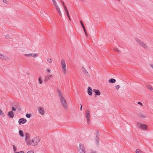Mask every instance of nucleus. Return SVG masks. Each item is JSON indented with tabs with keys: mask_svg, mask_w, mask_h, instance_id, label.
<instances>
[{
	"mask_svg": "<svg viewBox=\"0 0 153 153\" xmlns=\"http://www.w3.org/2000/svg\"><path fill=\"white\" fill-rule=\"evenodd\" d=\"M61 62L62 68V72L64 74H66L67 70L66 68V64L65 60L63 59H62Z\"/></svg>",
	"mask_w": 153,
	"mask_h": 153,
	"instance_id": "4",
	"label": "nucleus"
},
{
	"mask_svg": "<svg viewBox=\"0 0 153 153\" xmlns=\"http://www.w3.org/2000/svg\"><path fill=\"white\" fill-rule=\"evenodd\" d=\"M5 38L7 39H8L10 38V36L9 35H7L5 36Z\"/></svg>",
	"mask_w": 153,
	"mask_h": 153,
	"instance_id": "37",
	"label": "nucleus"
},
{
	"mask_svg": "<svg viewBox=\"0 0 153 153\" xmlns=\"http://www.w3.org/2000/svg\"><path fill=\"white\" fill-rule=\"evenodd\" d=\"M27 120L23 118H22L19 119L18 122L19 124H23L27 122Z\"/></svg>",
	"mask_w": 153,
	"mask_h": 153,
	"instance_id": "11",
	"label": "nucleus"
},
{
	"mask_svg": "<svg viewBox=\"0 0 153 153\" xmlns=\"http://www.w3.org/2000/svg\"><path fill=\"white\" fill-rule=\"evenodd\" d=\"M87 119V121L88 123H90V120L89 119V118H86Z\"/></svg>",
	"mask_w": 153,
	"mask_h": 153,
	"instance_id": "39",
	"label": "nucleus"
},
{
	"mask_svg": "<svg viewBox=\"0 0 153 153\" xmlns=\"http://www.w3.org/2000/svg\"><path fill=\"white\" fill-rule=\"evenodd\" d=\"M46 71L47 72H51V70L49 69H48Z\"/></svg>",
	"mask_w": 153,
	"mask_h": 153,
	"instance_id": "45",
	"label": "nucleus"
},
{
	"mask_svg": "<svg viewBox=\"0 0 153 153\" xmlns=\"http://www.w3.org/2000/svg\"><path fill=\"white\" fill-rule=\"evenodd\" d=\"M19 134L20 136L22 137H23L24 136V135L23 133V132L22 131L20 130L19 131Z\"/></svg>",
	"mask_w": 153,
	"mask_h": 153,
	"instance_id": "18",
	"label": "nucleus"
},
{
	"mask_svg": "<svg viewBox=\"0 0 153 153\" xmlns=\"http://www.w3.org/2000/svg\"><path fill=\"white\" fill-rule=\"evenodd\" d=\"M61 1L62 2V4L63 5V6H64V5H65V4H64V3L62 1Z\"/></svg>",
	"mask_w": 153,
	"mask_h": 153,
	"instance_id": "51",
	"label": "nucleus"
},
{
	"mask_svg": "<svg viewBox=\"0 0 153 153\" xmlns=\"http://www.w3.org/2000/svg\"><path fill=\"white\" fill-rule=\"evenodd\" d=\"M81 70L82 72L87 77H90V75L84 67H82L81 68Z\"/></svg>",
	"mask_w": 153,
	"mask_h": 153,
	"instance_id": "10",
	"label": "nucleus"
},
{
	"mask_svg": "<svg viewBox=\"0 0 153 153\" xmlns=\"http://www.w3.org/2000/svg\"><path fill=\"white\" fill-rule=\"evenodd\" d=\"M52 2L53 3V4L54 5H56L57 4V3L56 2L55 0H52Z\"/></svg>",
	"mask_w": 153,
	"mask_h": 153,
	"instance_id": "27",
	"label": "nucleus"
},
{
	"mask_svg": "<svg viewBox=\"0 0 153 153\" xmlns=\"http://www.w3.org/2000/svg\"><path fill=\"white\" fill-rule=\"evenodd\" d=\"M80 105H81V107H80V110L81 111L82 109V106L81 104Z\"/></svg>",
	"mask_w": 153,
	"mask_h": 153,
	"instance_id": "49",
	"label": "nucleus"
},
{
	"mask_svg": "<svg viewBox=\"0 0 153 153\" xmlns=\"http://www.w3.org/2000/svg\"><path fill=\"white\" fill-rule=\"evenodd\" d=\"M85 35H86V37H88V34H87V33L85 32Z\"/></svg>",
	"mask_w": 153,
	"mask_h": 153,
	"instance_id": "50",
	"label": "nucleus"
},
{
	"mask_svg": "<svg viewBox=\"0 0 153 153\" xmlns=\"http://www.w3.org/2000/svg\"><path fill=\"white\" fill-rule=\"evenodd\" d=\"M52 77V75H48L47 76V78L48 79H49L50 78Z\"/></svg>",
	"mask_w": 153,
	"mask_h": 153,
	"instance_id": "32",
	"label": "nucleus"
},
{
	"mask_svg": "<svg viewBox=\"0 0 153 153\" xmlns=\"http://www.w3.org/2000/svg\"><path fill=\"white\" fill-rule=\"evenodd\" d=\"M135 40L137 43L143 48L145 49H147V47L146 44L140 40L138 38H136Z\"/></svg>",
	"mask_w": 153,
	"mask_h": 153,
	"instance_id": "3",
	"label": "nucleus"
},
{
	"mask_svg": "<svg viewBox=\"0 0 153 153\" xmlns=\"http://www.w3.org/2000/svg\"><path fill=\"white\" fill-rule=\"evenodd\" d=\"M38 113L39 114L42 115H44L45 113V111L44 108L42 107H39L37 109Z\"/></svg>",
	"mask_w": 153,
	"mask_h": 153,
	"instance_id": "9",
	"label": "nucleus"
},
{
	"mask_svg": "<svg viewBox=\"0 0 153 153\" xmlns=\"http://www.w3.org/2000/svg\"><path fill=\"white\" fill-rule=\"evenodd\" d=\"M135 152L136 153H140V152H141V151L139 149H137L136 150Z\"/></svg>",
	"mask_w": 153,
	"mask_h": 153,
	"instance_id": "35",
	"label": "nucleus"
},
{
	"mask_svg": "<svg viewBox=\"0 0 153 153\" xmlns=\"http://www.w3.org/2000/svg\"><path fill=\"white\" fill-rule=\"evenodd\" d=\"M12 110L13 111H15L16 110V109L14 107H12Z\"/></svg>",
	"mask_w": 153,
	"mask_h": 153,
	"instance_id": "40",
	"label": "nucleus"
},
{
	"mask_svg": "<svg viewBox=\"0 0 153 153\" xmlns=\"http://www.w3.org/2000/svg\"><path fill=\"white\" fill-rule=\"evenodd\" d=\"M116 82V80L114 79H111L109 80V82L110 83H114Z\"/></svg>",
	"mask_w": 153,
	"mask_h": 153,
	"instance_id": "19",
	"label": "nucleus"
},
{
	"mask_svg": "<svg viewBox=\"0 0 153 153\" xmlns=\"http://www.w3.org/2000/svg\"><path fill=\"white\" fill-rule=\"evenodd\" d=\"M79 151L80 153H85V150L83 145L80 144L79 146Z\"/></svg>",
	"mask_w": 153,
	"mask_h": 153,
	"instance_id": "7",
	"label": "nucleus"
},
{
	"mask_svg": "<svg viewBox=\"0 0 153 153\" xmlns=\"http://www.w3.org/2000/svg\"><path fill=\"white\" fill-rule=\"evenodd\" d=\"M25 141L28 145H30V135L27 133H26L25 134Z\"/></svg>",
	"mask_w": 153,
	"mask_h": 153,
	"instance_id": "6",
	"label": "nucleus"
},
{
	"mask_svg": "<svg viewBox=\"0 0 153 153\" xmlns=\"http://www.w3.org/2000/svg\"><path fill=\"white\" fill-rule=\"evenodd\" d=\"M92 90L91 87H88V88L87 92L88 94L90 95L91 96L92 94Z\"/></svg>",
	"mask_w": 153,
	"mask_h": 153,
	"instance_id": "14",
	"label": "nucleus"
},
{
	"mask_svg": "<svg viewBox=\"0 0 153 153\" xmlns=\"http://www.w3.org/2000/svg\"><path fill=\"white\" fill-rule=\"evenodd\" d=\"M3 1L5 4L7 3L8 1L6 0H3Z\"/></svg>",
	"mask_w": 153,
	"mask_h": 153,
	"instance_id": "42",
	"label": "nucleus"
},
{
	"mask_svg": "<svg viewBox=\"0 0 153 153\" xmlns=\"http://www.w3.org/2000/svg\"><path fill=\"white\" fill-rule=\"evenodd\" d=\"M85 116L86 118H89L90 117V111L88 109H87L86 111Z\"/></svg>",
	"mask_w": 153,
	"mask_h": 153,
	"instance_id": "16",
	"label": "nucleus"
},
{
	"mask_svg": "<svg viewBox=\"0 0 153 153\" xmlns=\"http://www.w3.org/2000/svg\"><path fill=\"white\" fill-rule=\"evenodd\" d=\"M80 22L81 25H82V24H83L82 22L81 21H80Z\"/></svg>",
	"mask_w": 153,
	"mask_h": 153,
	"instance_id": "52",
	"label": "nucleus"
},
{
	"mask_svg": "<svg viewBox=\"0 0 153 153\" xmlns=\"http://www.w3.org/2000/svg\"><path fill=\"white\" fill-rule=\"evenodd\" d=\"M113 50L114 51H117V52H120V51H119V50H118V49L117 48H114Z\"/></svg>",
	"mask_w": 153,
	"mask_h": 153,
	"instance_id": "24",
	"label": "nucleus"
},
{
	"mask_svg": "<svg viewBox=\"0 0 153 153\" xmlns=\"http://www.w3.org/2000/svg\"><path fill=\"white\" fill-rule=\"evenodd\" d=\"M47 61L49 63H52V59L50 58H48L47 59Z\"/></svg>",
	"mask_w": 153,
	"mask_h": 153,
	"instance_id": "20",
	"label": "nucleus"
},
{
	"mask_svg": "<svg viewBox=\"0 0 153 153\" xmlns=\"http://www.w3.org/2000/svg\"><path fill=\"white\" fill-rule=\"evenodd\" d=\"M140 116L141 117L143 118H145L146 117V116L145 115L142 114H141L140 115Z\"/></svg>",
	"mask_w": 153,
	"mask_h": 153,
	"instance_id": "31",
	"label": "nucleus"
},
{
	"mask_svg": "<svg viewBox=\"0 0 153 153\" xmlns=\"http://www.w3.org/2000/svg\"><path fill=\"white\" fill-rule=\"evenodd\" d=\"M27 153H34V152L32 150L29 151Z\"/></svg>",
	"mask_w": 153,
	"mask_h": 153,
	"instance_id": "38",
	"label": "nucleus"
},
{
	"mask_svg": "<svg viewBox=\"0 0 153 153\" xmlns=\"http://www.w3.org/2000/svg\"><path fill=\"white\" fill-rule=\"evenodd\" d=\"M150 65V67L153 69V64H151Z\"/></svg>",
	"mask_w": 153,
	"mask_h": 153,
	"instance_id": "44",
	"label": "nucleus"
},
{
	"mask_svg": "<svg viewBox=\"0 0 153 153\" xmlns=\"http://www.w3.org/2000/svg\"><path fill=\"white\" fill-rule=\"evenodd\" d=\"M120 86L119 85H117L115 86V89H119V88H120Z\"/></svg>",
	"mask_w": 153,
	"mask_h": 153,
	"instance_id": "33",
	"label": "nucleus"
},
{
	"mask_svg": "<svg viewBox=\"0 0 153 153\" xmlns=\"http://www.w3.org/2000/svg\"><path fill=\"white\" fill-rule=\"evenodd\" d=\"M93 91L95 93L96 95H100L101 94L100 92L97 89H93Z\"/></svg>",
	"mask_w": 153,
	"mask_h": 153,
	"instance_id": "15",
	"label": "nucleus"
},
{
	"mask_svg": "<svg viewBox=\"0 0 153 153\" xmlns=\"http://www.w3.org/2000/svg\"><path fill=\"white\" fill-rule=\"evenodd\" d=\"M137 126L143 130H146L147 128V126L146 125L142 124L140 123H137Z\"/></svg>",
	"mask_w": 153,
	"mask_h": 153,
	"instance_id": "8",
	"label": "nucleus"
},
{
	"mask_svg": "<svg viewBox=\"0 0 153 153\" xmlns=\"http://www.w3.org/2000/svg\"><path fill=\"white\" fill-rule=\"evenodd\" d=\"M47 79H45V80H44V81H45V82H46V81H47Z\"/></svg>",
	"mask_w": 153,
	"mask_h": 153,
	"instance_id": "53",
	"label": "nucleus"
},
{
	"mask_svg": "<svg viewBox=\"0 0 153 153\" xmlns=\"http://www.w3.org/2000/svg\"><path fill=\"white\" fill-rule=\"evenodd\" d=\"M56 8V10H57V9H60L59 8V6L57 4L56 5H55Z\"/></svg>",
	"mask_w": 153,
	"mask_h": 153,
	"instance_id": "36",
	"label": "nucleus"
},
{
	"mask_svg": "<svg viewBox=\"0 0 153 153\" xmlns=\"http://www.w3.org/2000/svg\"><path fill=\"white\" fill-rule=\"evenodd\" d=\"M85 33L86 32L85 27L83 28Z\"/></svg>",
	"mask_w": 153,
	"mask_h": 153,
	"instance_id": "47",
	"label": "nucleus"
},
{
	"mask_svg": "<svg viewBox=\"0 0 153 153\" xmlns=\"http://www.w3.org/2000/svg\"><path fill=\"white\" fill-rule=\"evenodd\" d=\"M57 11L58 12V13L59 14V15L61 16H62V14H61V12L60 11V9H57Z\"/></svg>",
	"mask_w": 153,
	"mask_h": 153,
	"instance_id": "26",
	"label": "nucleus"
},
{
	"mask_svg": "<svg viewBox=\"0 0 153 153\" xmlns=\"http://www.w3.org/2000/svg\"><path fill=\"white\" fill-rule=\"evenodd\" d=\"M7 115L10 118H13L14 116V113L13 111H9Z\"/></svg>",
	"mask_w": 153,
	"mask_h": 153,
	"instance_id": "12",
	"label": "nucleus"
},
{
	"mask_svg": "<svg viewBox=\"0 0 153 153\" xmlns=\"http://www.w3.org/2000/svg\"><path fill=\"white\" fill-rule=\"evenodd\" d=\"M26 116L27 118H30L31 117V114H27L26 115Z\"/></svg>",
	"mask_w": 153,
	"mask_h": 153,
	"instance_id": "34",
	"label": "nucleus"
},
{
	"mask_svg": "<svg viewBox=\"0 0 153 153\" xmlns=\"http://www.w3.org/2000/svg\"><path fill=\"white\" fill-rule=\"evenodd\" d=\"M13 148L14 152H16V148L14 145H13Z\"/></svg>",
	"mask_w": 153,
	"mask_h": 153,
	"instance_id": "28",
	"label": "nucleus"
},
{
	"mask_svg": "<svg viewBox=\"0 0 153 153\" xmlns=\"http://www.w3.org/2000/svg\"><path fill=\"white\" fill-rule=\"evenodd\" d=\"M25 141L28 145H30V135L27 133H26L25 134Z\"/></svg>",
	"mask_w": 153,
	"mask_h": 153,
	"instance_id": "5",
	"label": "nucleus"
},
{
	"mask_svg": "<svg viewBox=\"0 0 153 153\" xmlns=\"http://www.w3.org/2000/svg\"><path fill=\"white\" fill-rule=\"evenodd\" d=\"M38 81L39 84H41L42 83V81L41 77L39 78L38 79Z\"/></svg>",
	"mask_w": 153,
	"mask_h": 153,
	"instance_id": "22",
	"label": "nucleus"
},
{
	"mask_svg": "<svg viewBox=\"0 0 153 153\" xmlns=\"http://www.w3.org/2000/svg\"><path fill=\"white\" fill-rule=\"evenodd\" d=\"M95 140H96V141L97 145L98 146V144H99V143H98V137L97 136L96 137Z\"/></svg>",
	"mask_w": 153,
	"mask_h": 153,
	"instance_id": "23",
	"label": "nucleus"
},
{
	"mask_svg": "<svg viewBox=\"0 0 153 153\" xmlns=\"http://www.w3.org/2000/svg\"><path fill=\"white\" fill-rule=\"evenodd\" d=\"M58 95L59 97L60 101L62 107L65 109L68 108V105L61 91L59 89L57 90Z\"/></svg>",
	"mask_w": 153,
	"mask_h": 153,
	"instance_id": "1",
	"label": "nucleus"
},
{
	"mask_svg": "<svg viewBox=\"0 0 153 153\" xmlns=\"http://www.w3.org/2000/svg\"><path fill=\"white\" fill-rule=\"evenodd\" d=\"M27 75H29V73H27Z\"/></svg>",
	"mask_w": 153,
	"mask_h": 153,
	"instance_id": "54",
	"label": "nucleus"
},
{
	"mask_svg": "<svg viewBox=\"0 0 153 153\" xmlns=\"http://www.w3.org/2000/svg\"><path fill=\"white\" fill-rule=\"evenodd\" d=\"M40 140V138L39 137H36L33 138L31 140L30 145L35 146L38 144Z\"/></svg>",
	"mask_w": 153,
	"mask_h": 153,
	"instance_id": "2",
	"label": "nucleus"
},
{
	"mask_svg": "<svg viewBox=\"0 0 153 153\" xmlns=\"http://www.w3.org/2000/svg\"><path fill=\"white\" fill-rule=\"evenodd\" d=\"M29 56L33 57L36 58L37 57V56L36 53H30L29 54Z\"/></svg>",
	"mask_w": 153,
	"mask_h": 153,
	"instance_id": "17",
	"label": "nucleus"
},
{
	"mask_svg": "<svg viewBox=\"0 0 153 153\" xmlns=\"http://www.w3.org/2000/svg\"><path fill=\"white\" fill-rule=\"evenodd\" d=\"M29 54H24V56H29Z\"/></svg>",
	"mask_w": 153,
	"mask_h": 153,
	"instance_id": "46",
	"label": "nucleus"
},
{
	"mask_svg": "<svg viewBox=\"0 0 153 153\" xmlns=\"http://www.w3.org/2000/svg\"><path fill=\"white\" fill-rule=\"evenodd\" d=\"M82 25V27H83V28L85 27L83 24H82V25Z\"/></svg>",
	"mask_w": 153,
	"mask_h": 153,
	"instance_id": "48",
	"label": "nucleus"
},
{
	"mask_svg": "<svg viewBox=\"0 0 153 153\" xmlns=\"http://www.w3.org/2000/svg\"><path fill=\"white\" fill-rule=\"evenodd\" d=\"M15 153H24V152L23 151H20L19 152H16Z\"/></svg>",
	"mask_w": 153,
	"mask_h": 153,
	"instance_id": "43",
	"label": "nucleus"
},
{
	"mask_svg": "<svg viewBox=\"0 0 153 153\" xmlns=\"http://www.w3.org/2000/svg\"><path fill=\"white\" fill-rule=\"evenodd\" d=\"M0 59L3 60H7L8 58L6 55L0 53Z\"/></svg>",
	"mask_w": 153,
	"mask_h": 153,
	"instance_id": "13",
	"label": "nucleus"
},
{
	"mask_svg": "<svg viewBox=\"0 0 153 153\" xmlns=\"http://www.w3.org/2000/svg\"><path fill=\"white\" fill-rule=\"evenodd\" d=\"M147 88L150 90H152L153 89L152 86L150 85H148L147 86Z\"/></svg>",
	"mask_w": 153,
	"mask_h": 153,
	"instance_id": "21",
	"label": "nucleus"
},
{
	"mask_svg": "<svg viewBox=\"0 0 153 153\" xmlns=\"http://www.w3.org/2000/svg\"><path fill=\"white\" fill-rule=\"evenodd\" d=\"M66 13L67 16L68 17L69 19L71 21V18H70V16L69 15L68 11L67 12H66Z\"/></svg>",
	"mask_w": 153,
	"mask_h": 153,
	"instance_id": "25",
	"label": "nucleus"
},
{
	"mask_svg": "<svg viewBox=\"0 0 153 153\" xmlns=\"http://www.w3.org/2000/svg\"><path fill=\"white\" fill-rule=\"evenodd\" d=\"M63 7H64V10H65V12L68 11V10H67V9L66 7V6H65V5H64V6H63Z\"/></svg>",
	"mask_w": 153,
	"mask_h": 153,
	"instance_id": "30",
	"label": "nucleus"
},
{
	"mask_svg": "<svg viewBox=\"0 0 153 153\" xmlns=\"http://www.w3.org/2000/svg\"><path fill=\"white\" fill-rule=\"evenodd\" d=\"M137 104H140V105H141V106H143V104L142 103H141V102H137Z\"/></svg>",
	"mask_w": 153,
	"mask_h": 153,
	"instance_id": "41",
	"label": "nucleus"
},
{
	"mask_svg": "<svg viewBox=\"0 0 153 153\" xmlns=\"http://www.w3.org/2000/svg\"><path fill=\"white\" fill-rule=\"evenodd\" d=\"M4 113L2 110L0 109V115L2 116L4 114Z\"/></svg>",
	"mask_w": 153,
	"mask_h": 153,
	"instance_id": "29",
	"label": "nucleus"
}]
</instances>
